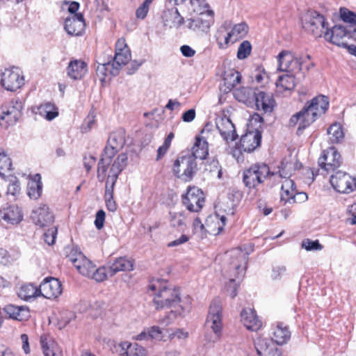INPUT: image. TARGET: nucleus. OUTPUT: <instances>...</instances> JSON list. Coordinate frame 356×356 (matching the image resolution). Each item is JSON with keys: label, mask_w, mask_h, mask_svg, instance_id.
<instances>
[{"label": "nucleus", "mask_w": 356, "mask_h": 356, "mask_svg": "<svg viewBox=\"0 0 356 356\" xmlns=\"http://www.w3.org/2000/svg\"><path fill=\"white\" fill-rule=\"evenodd\" d=\"M3 219L12 224H17L22 220L23 215L17 206L12 205L4 209Z\"/></svg>", "instance_id": "obj_40"}, {"label": "nucleus", "mask_w": 356, "mask_h": 356, "mask_svg": "<svg viewBox=\"0 0 356 356\" xmlns=\"http://www.w3.org/2000/svg\"><path fill=\"white\" fill-rule=\"evenodd\" d=\"M216 127L221 136L227 143L234 141L238 138L234 124L231 120L227 118L219 119L216 122Z\"/></svg>", "instance_id": "obj_22"}, {"label": "nucleus", "mask_w": 356, "mask_h": 356, "mask_svg": "<svg viewBox=\"0 0 356 356\" xmlns=\"http://www.w3.org/2000/svg\"><path fill=\"white\" fill-rule=\"evenodd\" d=\"M356 31V29H352L350 26H343L341 24L334 26L330 32L329 29L325 33V38L329 40L331 43L336 44L339 47L347 46V42H344L343 39L346 37L351 38L353 33Z\"/></svg>", "instance_id": "obj_13"}, {"label": "nucleus", "mask_w": 356, "mask_h": 356, "mask_svg": "<svg viewBox=\"0 0 356 356\" xmlns=\"http://www.w3.org/2000/svg\"><path fill=\"white\" fill-rule=\"evenodd\" d=\"M110 277V273L108 272V265L107 266L100 267L96 268L95 266L93 270L90 274V278L95 280L97 282H102Z\"/></svg>", "instance_id": "obj_47"}, {"label": "nucleus", "mask_w": 356, "mask_h": 356, "mask_svg": "<svg viewBox=\"0 0 356 356\" xmlns=\"http://www.w3.org/2000/svg\"><path fill=\"white\" fill-rule=\"evenodd\" d=\"M66 257L78 270V266H82L84 263L88 264V259L80 251L73 248H66Z\"/></svg>", "instance_id": "obj_38"}, {"label": "nucleus", "mask_w": 356, "mask_h": 356, "mask_svg": "<svg viewBox=\"0 0 356 356\" xmlns=\"http://www.w3.org/2000/svg\"><path fill=\"white\" fill-rule=\"evenodd\" d=\"M222 318L221 301L218 298H216L213 300L210 305L206 321L207 328L211 329L213 332V334L209 332L205 334V339L207 342L215 343L220 339L222 329Z\"/></svg>", "instance_id": "obj_3"}, {"label": "nucleus", "mask_w": 356, "mask_h": 356, "mask_svg": "<svg viewBox=\"0 0 356 356\" xmlns=\"http://www.w3.org/2000/svg\"><path fill=\"white\" fill-rule=\"evenodd\" d=\"M12 170L10 159L4 153L0 152V176L3 177L5 172Z\"/></svg>", "instance_id": "obj_51"}, {"label": "nucleus", "mask_w": 356, "mask_h": 356, "mask_svg": "<svg viewBox=\"0 0 356 356\" xmlns=\"http://www.w3.org/2000/svg\"><path fill=\"white\" fill-rule=\"evenodd\" d=\"M329 139L332 143H339L344 138V134L342 127L338 123L332 124L327 129Z\"/></svg>", "instance_id": "obj_44"}, {"label": "nucleus", "mask_w": 356, "mask_h": 356, "mask_svg": "<svg viewBox=\"0 0 356 356\" xmlns=\"http://www.w3.org/2000/svg\"><path fill=\"white\" fill-rule=\"evenodd\" d=\"M248 27L247 24L241 23L236 24L232 29V31L227 33V35L225 36V43L227 44L231 40L233 39V42L237 40L238 38L243 37L248 33Z\"/></svg>", "instance_id": "obj_41"}, {"label": "nucleus", "mask_w": 356, "mask_h": 356, "mask_svg": "<svg viewBox=\"0 0 356 356\" xmlns=\"http://www.w3.org/2000/svg\"><path fill=\"white\" fill-rule=\"evenodd\" d=\"M241 322L248 330L257 331L261 327V322L252 309H243L241 312Z\"/></svg>", "instance_id": "obj_28"}, {"label": "nucleus", "mask_w": 356, "mask_h": 356, "mask_svg": "<svg viewBox=\"0 0 356 356\" xmlns=\"http://www.w3.org/2000/svg\"><path fill=\"white\" fill-rule=\"evenodd\" d=\"M128 350L126 356H143L145 355V348L137 343L128 341Z\"/></svg>", "instance_id": "obj_53"}, {"label": "nucleus", "mask_w": 356, "mask_h": 356, "mask_svg": "<svg viewBox=\"0 0 356 356\" xmlns=\"http://www.w3.org/2000/svg\"><path fill=\"white\" fill-rule=\"evenodd\" d=\"M276 173L271 172L269 166L264 163H257L245 170L243 173V181L249 188H256L269 177Z\"/></svg>", "instance_id": "obj_5"}, {"label": "nucleus", "mask_w": 356, "mask_h": 356, "mask_svg": "<svg viewBox=\"0 0 356 356\" xmlns=\"http://www.w3.org/2000/svg\"><path fill=\"white\" fill-rule=\"evenodd\" d=\"M95 265L88 259V264L84 263L81 266H78V271L79 273L86 277H90V274L93 270Z\"/></svg>", "instance_id": "obj_58"}, {"label": "nucleus", "mask_w": 356, "mask_h": 356, "mask_svg": "<svg viewBox=\"0 0 356 356\" xmlns=\"http://www.w3.org/2000/svg\"><path fill=\"white\" fill-rule=\"evenodd\" d=\"M108 265L110 277L115 275L120 271H129L134 268V261L127 257H119L113 263Z\"/></svg>", "instance_id": "obj_32"}, {"label": "nucleus", "mask_w": 356, "mask_h": 356, "mask_svg": "<svg viewBox=\"0 0 356 356\" xmlns=\"http://www.w3.org/2000/svg\"><path fill=\"white\" fill-rule=\"evenodd\" d=\"M22 111L15 109L10 104L8 106L1 108V119L6 120L8 124L15 123L21 117Z\"/></svg>", "instance_id": "obj_42"}, {"label": "nucleus", "mask_w": 356, "mask_h": 356, "mask_svg": "<svg viewBox=\"0 0 356 356\" xmlns=\"http://www.w3.org/2000/svg\"><path fill=\"white\" fill-rule=\"evenodd\" d=\"M1 83L6 90L16 91L24 84V78L19 68H7L1 73Z\"/></svg>", "instance_id": "obj_12"}, {"label": "nucleus", "mask_w": 356, "mask_h": 356, "mask_svg": "<svg viewBox=\"0 0 356 356\" xmlns=\"http://www.w3.org/2000/svg\"><path fill=\"white\" fill-rule=\"evenodd\" d=\"M149 339L161 340L163 338V332L161 329L156 325L147 328Z\"/></svg>", "instance_id": "obj_59"}, {"label": "nucleus", "mask_w": 356, "mask_h": 356, "mask_svg": "<svg viewBox=\"0 0 356 356\" xmlns=\"http://www.w3.org/2000/svg\"><path fill=\"white\" fill-rule=\"evenodd\" d=\"M197 171L196 160L190 154L179 156L174 162V175L186 182L191 181Z\"/></svg>", "instance_id": "obj_6"}, {"label": "nucleus", "mask_w": 356, "mask_h": 356, "mask_svg": "<svg viewBox=\"0 0 356 356\" xmlns=\"http://www.w3.org/2000/svg\"><path fill=\"white\" fill-rule=\"evenodd\" d=\"M163 24L169 28H179L184 24V18L180 15L178 9L173 7L164 10L162 15Z\"/></svg>", "instance_id": "obj_26"}, {"label": "nucleus", "mask_w": 356, "mask_h": 356, "mask_svg": "<svg viewBox=\"0 0 356 356\" xmlns=\"http://www.w3.org/2000/svg\"><path fill=\"white\" fill-rule=\"evenodd\" d=\"M148 288L154 292L153 303L156 309L175 308L160 321L165 325L171 324L177 316L183 315L190 311V298L182 300L180 298L179 288L168 284L167 281L154 279L149 282Z\"/></svg>", "instance_id": "obj_1"}, {"label": "nucleus", "mask_w": 356, "mask_h": 356, "mask_svg": "<svg viewBox=\"0 0 356 356\" xmlns=\"http://www.w3.org/2000/svg\"><path fill=\"white\" fill-rule=\"evenodd\" d=\"M291 338V332L282 323H277L273 332L272 341L278 345L286 343Z\"/></svg>", "instance_id": "obj_35"}, {"label": "nucleus", "mask_w": 356, "mask_h": 356, "mask_svg": "<svg viewBox=\"0 0 356 356\" xmlns=\"http://www.w3.org/2000/svg\"><path fill=\"white\" fill-rule=\"evenodd\" d=\"M85 21L81 13L71 15L65 20V30L70 35L79 36L83 34Z\"/></svg>", "instance_id": "obj_20"}, {"label": "nucleus", "mask_w": 356, "mask_h": 356, "mask_svg": "<svg viewBox=\"0 0 356 356\" xmlns=\"http://www.w3.org/2000/svg\"><path fill=\"white\" fill-rule=\"evenodd\" d=\"M105 212L103 210H99L95 216V225L97 229H101L105 220Z\"/></svg>", "instance_id": "obj_60"}, {"label": "nucleus", "mask_w": 356, "mask_h": 356, "mask_svg": "<svg viewBox=\"0 0 356 356\" xmlns=\"http://www.w3.org/2000/svg\"><path fill=\"white\" fill-rule=\"evenodd\" d=\"M252 45L248 40H244L238 47L237 58L240 60L246 58L251 53Z\"/></svg>", "instance_id": "obj_52"}, {"label": "nucleus", "mask_w": 356, "mask_h": 356, "mask_svg": "<svg viewBox=\"0 0 356 356\" xmlns=\"http://www.w3.org/2000/svg\"><path fill=\"white\" fill-rule=\"evenodd\" d=\"M31 218L36 225L41 227L51 225L54 220V215L49 211V207L45 204L33 210Z\"/></svg>", "instance_id": "obj_21"}, {"label": "nucleus", "mask_w": 356, "mask_h": 356, "mask_svg": "<svg viewBox=\"0 0 356 356\" xmlns=\"http://www.w3.org/2000/svg\"><path fill=\"white\" fill-rule=\"evenodd\" d=\"M40 296L47 299L56 298L62 293L60 282L54 277H46L40 285Z\"/></svg>", "instance_id": "obj_18"}, {"label": "nucleus", "mask_w": 356, "mask_h": 356, "mask_svg": "<svg viewBox=\"0 0 356 356\" xmlns=\"http://www.w3.org/2000/svg\"><path fill=\"white\" fill-rule=\"evenodd\" d=\"M318 117H320V115L317 114L312 107H308V103L307 102L301 111L291 117L289 124V126L294 127L299 122L297 133L300 134L316 121Z\"/></svg>", "instance_id": "obj_9"}, {"label": "nucleus", "mask_w": 356, "mask_h": 356, "mask_svg": "<svg viewBox=\"0 0 356 356\" xmlns=\"http://www.w3.org/2000/svg\"><path fill=\"white\" fill-rule=\"evenodd\" d=\"M341 19L346 23L350 24L352 29H354L353 25H356V13L348 10L346 8H340Z\"/></svg>", "instance_id": "obj_49"}, {"label": "nucleus", "mask_w": 356, "mask_h": 356, "mask_svg": "<svg viewBox=\"0 0 356 356\" xmlns=\"http://www.w3.org/2000/svg\"><path fill=\"white\" fill-rule=\"evenodd\" d=\"M256 92L257 90H253L248 87H242L236 89L233 95L236 100L248 106L253 104Z\"/></svg>", "instance_id": "obj_34"}, {"label": "nucleus", "mask_w": 356, "mask_h": 356, "mask_svg": "<svg viewBox=\"0 0 356 356\" xmlns=\"http://www.w3.org/2000/svg\"><path fill=\"white\" fill-rule=\"evenodd\" d=\"M149 4L147 2H144L136 9V16L138 19H144L149 9Z\"/></svg>", "instance_id": "obj_57"}, {"label": "nucleus", "mask_w": 356, "mask_h": 356, "mask_svg": "<svg viewBox=\"0 0 356 356\" xmlns=\"http://www.w3.org/2000/svg\"><path fill=\"white\" fill-rule=\"evenodd\" d=\"M67 75L72 79H81L87 73V64L81 60H74L70 62L67 67Z\"/></svg>", "instance_id": "obj_31"}, {"label": "nucleus", "mask_w": 356, "mask_h": 356, "mask_svg": "<svg viewBox=\"0 0 356 356\" xmlns=\"http://www.w3.org/2000/svg\"><path fill=\"white\" fill-rule=\"evenodd\" d=\"M39 174L35 175L34 179L29 183L28 195L31 199L36 200L41 195L42 184Z\"/></svg>", "instance_id": "obj_43"}, {"label": "nucleus", "mask_w": 356, "mask_h": 356, "mask_svg": "<svg viewBox=\"0 0 356 356\" xmlns=\"http://www.w3.org/2000/svg\"><path fill=\"white\" fill-rule=\"evenodd\" d=\"M261 141V131L257 128L254 130H248L241 136L240 145L243 152L250 153L260 146Z\"/></svg>", "instance_id": "obj_17"}, {"label": "nucleus", "mask_w": 356, "mask_h": 356, "mask_svg": "<svg viewBox=\"0 0 356 356\" xmlns=\"http://www.w3.org/2000/svg\"><path fill=\"white\" fill-rule=\"evenodd\" d=\"M170 224L175 227H181L185 225L186 217L184 212H170Z\"/></svg>", "instance_id": "obj_50"}, {"label": "nucleus", "mask_w": 356, "mask_h": 356, "mask_svg": "<svg viewBox=\"0 0 356 356\" xmlns=\"http://www.w3.org/2000/svg\"><path fill=\"white\" fill-rule=\"evenodd\" d=\"M182 204L191 212H199L203 207L204 196L202 191L196 186H189L181 195Z\"/></svg>", "instance_id": "obj_10"}, {"label": "nucleus", "mask_w": 356, "mask_h": 356, "mask_svg": "<svg viewBox=\"0 0 356 356\" xmlns=\"http://www.w3.org/2000/svg\"><path fill=\"white\" fill-rule=\"evenodd\" d=\"M125 143V131L120 129L112 132L108 139V145L105 147L97 168V179L99 181H104L106 171L111 164L112 159L121 149Z\"/></svg>", "instance_id": "obj_2"}, {"label": "nucleus", "mask_w": 356, "mask_h": 356, "mask_svg": "<svg viewBox=\"0 0 356 356\" xmlns=\"http://www.w3.org/2000/svg\"><path fill=\"white\" fill-rule=\"evenodd\" d=\"M308 107H312L320 116L325 114L329 107L328 98L324 95H318L308 101Z\"/></svg>", "instance_id": "obj_36"}, {"label": "nucleus", "mask_w": 356, "mask_h": 356, "mask_svg": "<svg viewBox=\"0 0 356 356\" xmlns=\"http://www.w3.org/2000/svg\"><path fill=\"white\" fill-rule=\"evenodd\" d=\"M227 257L229 261V271H233L236 278L243 277L247 268L248 254L241 248H236L228 252Z\"/></svg>", "instance_id": "obj_8"}, {"label": "nucleus", "mask_w": 356, "mask_h": 356, "mask_svg": "<svg viewBox=\"0 0 356 356\" xmlns=\"http://www.w3.org/2000/svg\"><path fill=\"white\" fill-rule=\"evenodd\" d=\"M208 170L210 172H215L217 171L218 172V177L220 178L222 175V169L220 168V166L219 165V162L217 159H213L209 164H208Z\"/></svg>", "instance_id": "obj_63"}, {"label": "nucleus", "mask_w": 356, "mask_h": 356, "mask_svg": "<svg viewBox=\"0 0 356 356\" xmlns=\"http://www.w3.org/2000/svg\"><path fill=\"white\" fill-rule=\"evenodd\" d=\"M186 27L192 31L200 33H207L211 26V19L207 15H200L194 18L186 19Z\"/></svg>", "instance_id": "obj_24"}, {"label": "nucleus", "mask_w": 356, "mask_h": 356, "mask_svg": "<svg viewBox=\"0 0 356 356\" xmlns=\"http://www.w3.org/2000/svg\"><path fill=\"white\" fill-rule=\"evenodd\" d=\"M278 70L282 72H291L296 70L301 71L311 56L306 55L304 57L295 58L291 52L288 51H281L278 56Z\"/></svg>", "instance_id": "obj_7"}, {"label": "nucleus", "mask_w": 356, "mask_h": 356, "mask_svg": "<svg viewBox=\"0 0 356 356\" xmlns=\"http://www.w3.org/2000/svg\"><path fill=\"white\" fill-rule=\"evenodd\" d=\"M127 159L126 154H120L113 163L107 176L105 193H106L107 189H112V195H113L114 186L119 175L127 165Z\"/></svg>", "instance_id": "obj_16"}, {"label": "nucleus", "mask_w": 356, "mask_h": 356, "mask_svg": "<svg viewBox=\"0 0 356 356\" xmlns=\"http://www.w3.org/2000/svg\"><path fill=\"white\" fill-rule=\"evenodd\" d=\"M255 348L259 356H280L281 350L272 341L259 339L255 343Z\"/></svg>", "instance_id": "obj_30"}, {"label": "nucleus", "mask_w": 356, "mask_h": 356, "mask_svg": "<svg viewBox=\"0 0 356 356\" xmlns=\"http://www.w3.org/2000/svg\"><path fill=\"white\" fill-rule=\"evenodd\" d=\"M307 199L308 196L306 193L298 192L297 190H296L293 200L291 201V204L305 202L307 200Z\"/></svg>", "instance_id": "obj_62"}, {"label": "nucleus", "mask_w": 356, "mask_h": 356, "mask_svg": "<svg viewBox=\"0 0 356 356\" xmlns=\"http://www.w3.org/2000/svg\"><path fill=\"white\" fill-rule=\"evenodd\" d=\"M18 296L24 300H30L40 296V287L32 283H26L21 286L18 291Z\"/></svg>", "instance_id": "obj_37"}, {"label": "nucleus", "mask_w": 356, "mask_h": 356, "mask_svg": "<svg viewBox=\"0 0 356 356\" xmlns=\"http://www.w3.org/2000/svg\"><path fill=\"white\" fill-rule=\"evenodd\" d=\"M341 163V155L334 147H330L324 151L318 161V165L327 173L334 171L340 167Z\"/></svg>", "instance_id": "obj_15"}, {"label": "nucleus", "mask_w": 356, "mask_h": 356, "mask_svg": "<svg viewBox=\"0 0 356 356\" xmlns=\"http://www.w3.org/2000/svg\"><path fill=\"white\" fill-rule=\"evenodd\" d=\"M209 154V145L207 140L202 136H196L195 142L192 148V154L193 158L205 159Z\"/></svg>", "instance_id": "obj_33"}, {"label": "nucleus", "mask_w": 356, "mask_h": 356, "mask_svg": "<svg viewBox=\"0 0 356 356\" xmlns=\"http://www.w3.org/2000/svg\"><path fill=\"white\" fill-rule=\"evenodd\" d=\"M286 272V268L283 266H274L272 270L271 277L273 280L280 279L281 276Z\"/></svg>", "instance_id": "obj_61"}, {"label": "nucleus", "mask_w": 356, "mask_h": 356, "mask_svg": "<svg viewBox=\"0 0 356 356\" xmlns=\"http://www.w3.org/2000/svg\"><path fill=\"white\" fill-rule=\"evenodd\" d=\"M40 343L44 356H60L63 355L60 348L48 334H43L40 336Z\"/></svg>", "instance_id": "obj_25"}, {"label": "nucleus", "mask_w": 356, "mask_h": 356, "mask_svg": "<svg viewBox=\"0 0 356 356\" xmlns=\"http://www.w3.org/2000/svg\"><path fill=\"white\" fill-rule=\"evenodd\" d=\"M306 19L305 27L315 37L319 38L325 35L328 30V23L325 22L323 15L316 11H311Z\"/></svg>", "instance_id": "obj_14"}, {"label": "nucleus", "mask_w": 356, "mask_h": 356, "mask_svg": "<svg viewBox=\"0 0 356 356\" xmlns=\"http://www.w3.org/2000/svg\"><path fill=\"white\" fill-rule=\"evenodd\" d=\"M298 168V163L294 167L293 163L291 161H289L286 159H284L279 166L278 174L282 178L286 179L282 186L280 193V201L284 204L289 202L291 204L293 197L296 190V186L294 181L292 179H289L292 173V171Z\"/></svg>", "instance_id": "obj_4"}, {"label": "nucleus", "mask_w": 356, "mask_h": 356, "mask_svg": "<svg viewBox=\"0 0 356 356\" xmlns=\"http://www.w3.org/2000/svg\"><path fill=\"white\" fill-rule=\"evenodd\" d=\"M330 181L333 188L341 193L349 194L354 191L356 186L355 178L340 170L331 175Z\"/></svg>", "instance_id": "obj_11"}, {"label": "nucleus", "mask_w": 356, "mask_h": 356, "mask_svg": "<svg viewBox=\"0 0 356 356\" xmlns=\"http://www.w3.org/2000/svg\"><path fill=\"white\" fill-rule=\"evenodd\" d=\"M97 75L101 81H104L108 74L116 76L118 74L119 68L114 66V63L108 61L106 63H99L97 70Z\"/></svg>", "instance_id": "obj_39"}, {"label": "nucleus", "mask_w": 356, "mask_h": 356, "mask_svg": "<svg viewBox=\"0 0 356 356\" xmlns=\"http://www.w3.org/2000/svg\"><path fill=\"white\" fill-rule=\"evenodd\" d=\"M106 204L108 210L110 211H115L117 209V204L113 200V195H112V189H107L105 195Z\"/></svg>", "instance_id": "obj_56"}, {"label": "nucleus", "mask_w": 356, "mask_h": 356, "mask_svg": "<svg viewBox=\"0 0 356 356\" xmlns=\"http://www.w3.org/2000/svg\"><path fill=\"white\" fill-rule=\"evenodd\" d=\"M131 59V52L124 38L119 39L115 44L114 63L120 67L125 65Z\"/></svg>", "instance_id": "obj_23"}, {"label": "nucleus", "mask_w": 356, "mask_h": 356, "mask_svg": "<svg viewBox=\"0 0 356 356\" xmlns=\"http://www.w3.org/2000/svg\"><path fill=\"white\" fill-rule=\"evenodd\" d=\"M56 234H57V228L56 227L49 229L44 234V241L49 245H53L55 243Z\"/></svg>", "instance_id": "obj_55"}, {"label": "nucleus", "mask_w": 356, "mask_h": 356, "mask_svg": "<svg viewBox=\"0 0 356 356\" xmlns=\"http://www.w3.org/2000/svg\"><path fill=\"white\" fill-rule=\"evenodd\" d=\"M128 346V341H120L119 343L112 341L110 344L111 353L118 355V356H126Z\"/></svg>", "instance_id": "obj_48"}, {"label": "nucleus", "mask_w": 356, "mask_h": 356, "mask_svg": "<svg viewBox=\"0 0 356 356\" xmlns=\"http://www.w3.org/2000/svg\"><path fill=\"white\" fill-rule=\"evenodd\" d=\"M180 51L182 55L187 58H191L195 56V51L190 46L184 44L180 47Z\"/></svg>", "instance_id": "obj_64"}, {"label": "nucleus", "mask_w": 356, "mask_h": 356, "mask_svg": "<svg viewBox=\"0 0 356 356\" xmlns=\"http://www.w3.org/2000/svg\"><path fill=\"white\" fill-rule=\"evenodd\" d=\"M241 80V74L237 71H232L230 73L225 74V84L229 90L237 86Z\"/></svg>", "instance_id": "obj_46"}, {"label": "nucleus", "mask_w": 356, "mask_h": 356, "mask_svg": "<svg viewBox=\"0 0 356 356\" xmlns=\"http://www.w3.org/2000/svg\"><path fill=\"white\" fill-rule=\"evenodd\" d=\"M253 103L257 111H263L264 113H270L276 104L271 93L259 90H257Z\"/></svg>", "instance_id": "obj_19"}, {"label": "nucleus", "mask_w": 356, "mask_h": 356, "mask_svg": "<svg viewBox=\"0 0 356 356\" xmlns=\"http://www.w3.org/2000/svg\"><path fill=\"white\" fill-rule=\"evenodd\" d=\"M3 311L8 318L19 321L28 320L30 317L29 309L26 306L8 305L4 307Z\"/></svg>", "instance_id": "obj_29"}, {"label": "nucleus", "mask_w": 356, "mask_h": 356, "mask_svg": "<svg viewBox=\"0 0 356 356\" xmlns=\"http://www.w3.org/2000/svg\"><path fill=\"white\" fill-rule=\"evenodd\" d=\"M276 92L277 94L286 95L289 94L296 87V79L293 74L287 73L281 75L276 81Z\"/></svg>", "instance_id": "obj_27"}, {"label": "nucleus", "mask_w": 356, "mask_h": 356, "mask_svg": "<svg viewBox=\"0 0 356 356\" xmlns=\"http://www.w3.org/2000/svg\"><path fill=\"white\" fill-rule=\"evenodd\" d=\"M302 247L307 251L321 250L323 249V245L318 240L313 241L309 238L305 239L302 241Z\"/></svg>", "instance_id": "obj_54"}, {"label": "nucleus", "mask_w": 356, "mask_h": 356, "mask_svg": "<svg viewBox=\"0 0 356 356\" xmlns=\"http://www.w3.org/2000/svg\"><path fill=\"white\" fill-rule=\"evenodd\" d=\"M40 113L45 115L46 119L51 120L58 115V108L54 104L47 102L39 107Z\"/></svg>", "instance_id": "obj_45"}]
</instances>
